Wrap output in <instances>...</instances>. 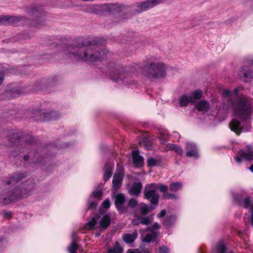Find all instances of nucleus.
Instances as JSON below:
<instances>
[{"mask_svg":"<svg viewBox=\"0 0 253 253\" xmlns=\"http://www.w3.org/2000/svg\"><path fill=\"white\" fill-rule=\"evenodd\" d=\"M127 253H141L139 250L135 249L133 250H128Z\"/></svg>","mask_w":253,"mask_h":253,"instance_id":"44","label":"nucleus"},{"mask_svg":"<svg viewBox=\"0 0 253 253\" xmlns=\"http://www.w3.org/2000/svg\"><path fill=\"white\" fill-rule=\"evenodd\" d=\"M162 197L164 199H176L178 198L177 196L174 194H171L169 192H166L165 194H163Z\"/></svg>","mask_w":253,"mask_h":253,"instance_id":"26","label":"nucleus"},{"mask_svg":"<svg viewBox=\"0 0 253 253\" xmlns=\"http://www.w3.org/2000/svg\"><path fill=\"white\" fill-rule=\"evenodd\" d=\"M160 3V0H147L139 5V12L146 10L157 5Z\"/></svg>","mask_w":253,"mask_h":253,"instance_id":"6","label":"nucleus"},{"mask_svg":"<svg viewBox=\"0 0 253 253\" xmlns=\"http://www.w3.org/2000/svg\"><path fill=\"white\" fill-rule=\"evenodd\" d=\"M166 214V210H163L161 211L160 213L157 214V217L158 218L163 217L165 216Z\"/></svg>","mask_w":253,"mask_h":253,"instance_id":"42","label":"nucleus"},{"mask_svg":"<svg viewBox=\"0 0 253 253\" xmlns=\"http://www.w3.org/2000/svg\"><path fill=\"white\" fill-rule=\"evenodd\" d=\"M123 178V174L122 173L115 174L114 175L112 181V188L114 190H117L121 187L122 185Z\"/></svg>","mask_w":253,"mask_h":253,"instance_id":"7","label":"nucleus"},{"mask_svg":"<svg viewBox=\"0 0 253 253\" xmlns=\"http://www.w3.org/2000/svg\"><path fill=\"white\" fill-rule=\"evenodd\" d=\"M166 150L167 151L169 150L173 151L177 155H179L180 156H182L183 154L182 149L180 146L173 144H168L166 145Z\"/></svg>","mask_w":253,"mask_h":253,"instance_id":"13","label":"nucleus"},{"mask_svg":"<svg viewBox=\"0 0 253 253\" xmlns=\"http://www.w3.org/2000/svg\"><path fill=\"white\" fill-rule=\"evenodd\" d=\"M142 188V185L141 182L134 183L129 190V193L131 195L138 196L140 193Z\"/></svg>","mask_w":253,"mask_h":253,"instance_id":"12","label":"nucleus"},{"mask_svg":"<svg viewBox=\"0 0 253 253\" xmlns=\"http://www.w3.org/2000/svg\"><path fill=\"white\" fill-rule=\"evenodd\" d=\"M209 104L206 101H201L196 105L197 108L201 111H206L209 108Z\"/></svg>","mask_w":253,"mask_h":253,"instance_id":"22","label":"nucleus"},{"mask_svg":"<svg viewBox=\"0 0 253 253\" xmlns=\"http://www.w3.org/2000/svg\"><path fill=\"white\" fill-rule=\"evenodd\" d=\"M156 164V161L153 158H149L148 160V165L149 166H154Z\"/></svg>","mask_w":253,"mask_h":253,"instance_id":"35","label":"nucleus"},{"mask_svg":"<svg viewBox=\"0 0 253 253\" xmlns=\"http://www.w3.org/2000/svg\"><path fill=\"white\" fill-rule=\"evenodd\" d=\"M105 9L110 13L118 12L122 11V7L118 4H109L105 5Z\"/></svg>","mask_w":253,"mask_h":253,"instance_id":"15","label":"nucleus"},{"mask_svg":"<svg viewBox=\"0 0 253 253\" xmlns=\"http://www.w3.org/2000/svg\"><path fill=\"white\" fill-rule=\"evenodd\" d=\"M137 235L136 231L132 234H126L123 236V240L126 243H131L136 239Z\"/></svg>","mask_w":253,"mask_h":253,"instance_id":"14","label":"nucleus"},{"mask_svg":"<svg viewBox=\"0 0 253 253\" xmlns=\"http://www.w3.org/2000/svg\"><path fill=\"white\" fill-rule=\"evenodd\" d=\"M231 95V92L229 90H224L223 91V93H222V96L223 98H224L225 99L226 98H228V97H229Z\"/></svg>","mask_w":253,"mask_h":253,"instance_id":"39","label":"nucleus"},{"mask_svg":"<svg viewBox=\"0 0 253 253\" xmlns=\"http://www.w3.org/2000/svg\"><path fill=\"white\" fill-rule=\"evenodd\" d=\"M202 95V91L200 90H196L194 93L193 96H192L193 98V102L194 101L195 99H200Z\"/></svg>","mask_w":253,"mask_h":253,"instance_id":"29","label":"nucleus"},{"mask_svg":"<svg viewBox=\"0 0 253 253\" xmlns=\"http://www.w3.org/2000/svg\"><path fill=\"white\" fill-rule=\"evenodd\" d=\"M182 186L180 182H173L169 185V189L171 192H176L182 188Z\"/></svg>","mask_w":253,"mask_h":253,"instance_id":"23","label":"nucleus"},{"mask_svg":"<svg viewBox=\"0 0 253 253\" xmlns=\"http://www.w3.org/2000/svg\"><path fill=\"white\" fill-rule=\"evenodd\" d=\"M97 220L95 218H92L90 221L85 224V228L88 230L94 229L97 228Z\"/></svg>","mask_w":253,"mask_h":253,"instance_id":"20","label":"nucleus"},{"mask_svg":"<svg viewBox=\"0 0 253 253\" xmlns=\"http://www.w3.org/2000/svg\"><path fill=\"white\" fill-rule=\"evenodd\" d=\"M148 207L145 205L144 206H142L140 210V213L142 215H146L148 213Z\"/></svg>","mask_w":253,"mask_h":253,"instance_id":"33","label":"nucleus"},{"mask_svg":"<svg viewBox=\"0 0 253 253\" xmlns=\"http://www.w3.org/2000/svg\"><path fill=\"white\" fill-rule=\"evenodd\" d=\"M113 248L114 249V252L116 253H121L123 250L120 244L117 242L115 243Z\"/></svg>","mask_w":253,"mask_h":253,"instance_id":"30","label":"nucleus"},{"mask_svg":"<svg viewBox=\"0 0 253 253\" xmlns=\"http://www.w3.org/2000/svg\"><path fill=\"white\" fill-rule=\"evenodd\" d=\"M186 156L188 157L198 156L197 150L195 145L187 143L186 145Z\"/></svg>","mask_w":253,"mask_h":253,"instance_id":"8","label":"nucleus"},{"mask_svg":"<svg viewBox=\"0 0 253 253\" xmlns=\"http://www.w3.org/2000/svg\"><path fill=\"white\" fill-rule=\"evenodd\" d=\"M97 44L96 39L93 40L91 42H85L83 39H79L78 40V43H75L74 46H71L66 47L64 51L66 54L71 52L69 57L73 56L78 57L81 59H84L88 62H94L98 60H104L106 58L105 50H101L99 52L95 48L93 49L90 47H87L88 45H94Z\"/></svg>","mask_w":253,"mask_h":253,"instance_id":"1","label":"nucleus"},{"mask_svg":"<svg viewBox=\"0 0 253 253\" xmlns=\"http://www.w3.org/2000/svg\"><path fill=\"white\" fill-rule=\"evenodd\" d=\"M159 253H169V248L165 246L159 248Z\"/></svg>","mask_w":253,"mask_h":253,"instance_id":"34","label":"nucleus"},{"mask_svg":"<svg viewBox=\"0 0 253 253\" xmlns=\"http://www.w3.org/2000/svg\"><path fill=\"white\" fill-rule=\"evenodd\" d=\"M240 205L244 208H248L251 204V198L249 196L245 198L239 202Z\"/></svg>","mask_w":253,"mask_h":253,"instance_id":"24","label":"nucleus"},{"mask_svg":"<svg viewBox=\"0 0 253 253\" xmlns=\"http://www.w3.org/2000/svg\"><path fill=\"white\" fill-rule=\"evenodd\" d=\"M112 176V172L110 169L106 170L104 174V179L107 181Z\"/></svg>","mask_w":253,"mask_h":253,"instance_id":"32","label":"nucleus"},{"mask_svg":"<svg viewBox=\"0 0 253 253\" xmlns=\"http://www.w3.org/2000/svg\"><path fill=\"white\" fill-rule=\"evenodd\" d=\"M252 102L246 97L238 99L232 104L234 115L242 119H246L252 113Z\"/></svg>","mask_w":253,"mask_h":253,"instance_id":"2","label":"nucleus"},{"mask_svg":"<svg viewBox=\"0 0 253 253\" xmlns=\"http://www.w3.org/2000/svg\"><path fill=\"white\" fill-rule=\"evenodd\" d=\"M157 188V184L151 183L146 186L144 191V197L146 199H150L152 204L157 205L159 202V195L156 193L155 189Z\"/></svg>","mask_w":253,"mask_h":253,"instance_id":"4","label":"nucleus"},{"mask_svg":"<svg viewBox=\"0 0 253 253\" xmlns=\"http://www.w3.org/2000/svg\"><path fill=\"white\" fill-rule=\"evenodd\" d=\"M193 102V98L191 96L183 95L179 99V104L181 106H185L190 103Z\"/></svg>","mask_w":253,"mask_h":253,"instance_id":"17","label":"nucleus"},{"mask_svg":"<svg viewBox=\"0 0 253 253\" xmlns=\"http://www.w3.org/2000/svg\"><path fill=\"white\" fill-rule=\"evenodd\" d=\"M110 206V202L108 199L105 200L103 203V207L105 209H108Z\"/></svg>","mask_w":253,"mask_h":253,"instance_id":"40","label":"nucleus"},{"mask_svg":"<svg viewBox=\"0 0 253 253\" xmlns=\"http://www.w3.org/2000/svg\"><path fill=\"white\" fill-rule=\"evenodd\" d=\"M160 225L158 223L155 222L151 227H148L146 228L145 230L146 231H151L153 232H154V230L159 229L160 228Z\"/></svg>","mask_w":253,"mask_h":253,"instance_id":"27","label":"nucleus"},{"mask_svg":"<svg viewBox=\"0 0 253 253\" xmlns=\"http://www.w3.org/2000/svg\"><path fill=\"white\" fill-rule=\"evenodd\" d=\"M102 195L101 191H94L92 194V196L94 198H100Z\"/></svg>","mask_w":253,"mask_h":253,"instance_id":"38","label":"nucleus"},{"mask_svg":"<svg viewBox=\"0 0 253 253\" xmlns=\"http://www.w3.org/2000/svg\"><path fill=\"white\" fill-rule=\"evenodd\" d=\"M153 221V216L149 215L145 218H141L140 223L144 225H149Z\"/></svg>","mask_w":253,"mask_h":253,"instance_id":"25","label":"nucleus"},{"mask_svg":"<svg viewBox=\"0 0 253 253\" xmlns=\"http://www.w3.org/2000/svg\"><path fill=\"white\" fill-rule=\"evenodd\" d=\"M158 234L155 232L147 234L144 238L142 239V241L144 242L149 243L152 241L156 240L158 237Z\"/></svg>","mask_w":253,"mask_h":253,"instance_id":"19","label":"nucleus"},{"mask_svg":"<svg viewBox=\"0 0 253 253\" xmlns=\"http://www.w3.org/2000/svg\"><path fill=\"white\" fill-rule=\"evenodd\" d=\"M107 253H116L114 252V248H108L107 249Z\"/></svg>","mask_w":253,"mask_h":253,"instance_id":"46","label":"nucleus"},{"mask_svg":"<svg viewBox=\"0 0 253 253\" xmlns=\"http://www.w3.org/2000/svg\"><path fill=\"white\" fill-rule=\"evenodd\" d=\"M16 194V195H10V199L11 200H18L19 199H20L21 198V195L19 193V192L15 193Z\"/></svg>","mask_w":253,"mask_h":253,"instance_id":"36","label":"nucleus"},{"mask_svg":"<svg viewBox=\"0 0 253 253\" xmlns=\"http://www.w3.org/2000/svg\"><path fill=\"white\" fill-rule=\"evenodd\" d=\"M166 66L163 62H151L145 66L143 69V75L150 79H154L165 76Z\"/></svg>","mask_w":253,"mask_h":253,"instance_id":"3","label":"nucleus"},{"mask_svg":"<svg viewBox=\"0 0 253 253\" xmlns=\"http://www.w3.org/2000/svg\"><path fill=\"white\" fill-rule=\"evenodd\" d=\"M111 222V219L108 215H104L102 216L100 220V225L99 227H100L103 229H106L110 225Z\"/></svg>","mask_w":253,"mask_h":253,"instance_id":"16","label":"nucleus"},{"mask_svg":"<svg viewBox=\"0 0 253 253\" xmlns=\"http://www.w3.org/2000/svg\"><path fill=\"white\" fill-rule=\"evenodd\" d=\"M158 187H159L160 191L162 192L163 194H165L168 192V187L167 185L163 184H160L158 185Z\"/></svg>","mask_w":253,"mask_h":253,"instance_id":"31","label":"nucleus"},{"mask_svg":"<svg viewBox=\"0 0 253 253\" xmlns=\"http://www.w3.org/2000/svg\"><path fill=\"white\" fill-rule=\"evenodd\" d=\"M132 155L133 158V162L134 165L136 167H140L143 165V159L139 155V153L137 151H132Z\"/></svg>","mask_w":253,"mask_h":253,"instance_id":"11","label":"nucleus"},{"mask_svg":"<svg viewBox=\"0 0 253 253\" xmlns=\"http://www.w3.org/2000/svg\"><path fill=\"white\" fill-rule=\"evenodd\" d=\"M3 81V76L1 75H0V85L2 84Z\"/></svg>","mask_w":253,"mask_h":253,"instance_id":"47","label":"nucleus"},{"mask_svg":"<svg viewBox=\"0 0 253 253\" xmlns=\"http://www.w3.org/2000/svg\"><path fill=\"white\" fill-rule=\"evenodd\" d=\"M250 169L253 172V164L250 166Z\"/></svg>","mask_w":253,"mask_h":253,"instance_id":"49","label":"nucleus"},{"mask_svg":"<svg viewBox=\"0 0 253 253\" xmlns=\"http://www.w3.org/2000/svg\"><path fill=\"white\" fill-rule=\"evenodd\" d=\"M230 127L233 131H235L236 134H240L243 127L241 126V123L236 119H233L230 123Z\"/></svg>","mask_w":253,"mask_h":253,"instance_id":"10","label":"nucleus"},{"mask_svg":"<svg viewBox=\"0 0 253 253\" xmlns=\"http://www.w3.org/2000/svg\"><path fill=\"white\" fill-rule=\"evenodd\" d=\"M247 152L240 150L239 152L240 155L248 161H253V150H251V146H247Z\"/></svg>","mask_w":253,"mask_h":253,"instance_id":"9","label":"nucleus"},{"mask_svg":"<svg viewBox=\"0 0 253 253\" xmlns=\"http://www.w3.org/2000/svg\"><path fill=\"white\" fill-rule=\"evenodd\" d=\"M97 205V202L95 201H90L89 202V209L94 208Z\"/></svg>","mask_w":253,"mask_h":253,"instance_id":"41","label":"nucleus"},{"mask_svg":"<svg viewBox=\"0 0 253 253\" xmlns=\"http://www.w3.org/2000/svg\"><path fill=\"white\" fill-rule=\"evenodd\" d=\"M125 201L124 196L121 194H118L115 197V205L117 208H122V205Z\"/></svg>","mask_w":253,"mask_h":253,"instance_id":"18","label":"nucleus"},{"mask_svg":"<svg viewBox=\"0 0 253 253\" xmlns=\"http://www.w3.org/2000/svg\"><path fill=\"white\" fill-rule=\"evenodd\" d=\"M9 20V19L8 18L7 16L2 17L0 16V23H2L3 22V21H4V20Z\"/></svg>","mask_w":253,"mask_h":253,"instance_id":"45","label":"nucleus"},{"mask_svg":"<svg viewBox=\"0 0 253 253\" xmlns=\"http://www.w3.org/2000/svg\"><path fill=\"white\" fill-rule=\"evenodd\" d=\"M137 204V201L135 199H131L129 201L128 205L129 206L131 207L132 208H134L136 206Z\"/></svg>","mask_w":253,"mask_h":253,"instance_id":"37","label":"nucleus"},{"mask_svg":"<svg viewBox=\"0 0 253 253\" xmlns=\"http://www.w3.org/2000/svg\"><path fill=\"white\" fill-rule=\"evenodd\" d=\"M141 218L134 219L132 221V224L133 225H137L140 223Z\"/></svg>","mask_w":253,"mask_h":253,"instance_id":"43","label":"nucleus"},{"mask_svg":"<svg viewBox=\"0 0 253 253\" xmlns=\"http://www.w3.org/2000/svg\"><path fill=\"white\" fill-rule=\"evenodd\" d=\"M226 248L225 244L222 243H219L214 250L215 253H226ZM228 253H234L232 252H229Z\"/></svg>","mask_w":253,"mask_h":253,"instance_id":"21","label":"nucleus"},{"mask_svg":"<svg viewBox=\"0 0 253 253\" xmlns=\"http://www.w3.org/2000/svg\"><path fill=\"white\" fill-rule=\"evenodd\" d=\"M78 245L75 242H73L68 248L70 253H77Z\"/></svg>","mask_w":253,"mask_h":253,"instance_id":"28","label":"nucleus"},{"mask_svg":"<svg viewBox=\"0 0 253 253\" xmlns=\"http://www.w3.org/2000/svg\"><path fill=\"white\" fill-rule=\"evenodd\" d=\"M235 159H236V161L239 163H240L242 162V160L241 158H239L238 157H235Z\"/></svg>","mask_w":253,"mask_h":253,"instance_id":"48","label":"nucleus"},{"mask_svg":"<svg viewBox=\"0 0 253 253\" xmlns=\"http://www.w3.org/2000/svg\"><path fill=\"white\" fill-rule=\"evenodd\" d=\"M239 77L245 82L249 81L253 78V72L249 67H243L240 70Z\"/></svg>","mask_w":253,"mask_h":253,"instance_id":"5","label":"nucleus"}]
</instances>
